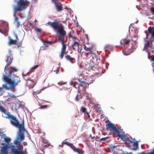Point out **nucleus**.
<instances>
[{"label":"nucleus","mask_w":154,"mask_h":154,"mask_svg":"<svg viewBox=\"0 0 154 154\" xmlns=\"http://www.w3.org/2000/svg\"><path fill=\"white\" fill-rule=\"evenodd\" d=\"M0 111L3 112L4 114V115H2L3 117L6 119H8L10 120L11 123L13 125L19 128V133L16 140H14L13 142L14 144L17 145L18 146L19 144H18L24 139L25 136L23 132L26 131V130L24 128V120H23L21 123L20 124L19 121L16 116L11 114V113L8 111L4 107L0 106Z\"/></svg>","instance_id":"obj_1"},{"label":"nucleus","mask_w":154,"mask_h":154,"mask_svg":"<svg viewBox=\"0 0 154 154\" xmlns=\"http://www.w3.org/2000/svg\"><path fill=\"white\" fill-rule=\"evenodd\" d=\"M17 69L15 67H10L9 72L8 76L4 75L3 77V81L8 84L10 88H14L20 83L21 80L19 76L13 74L14 71L16 72Z\"/></svg>","instance_id":"obj_2"},{"label":"nucleus","mask_w":154,"mask_h":154,"mask_svg":"<svg viewBox=\"0 0 154 154\" xmlns=\"http://www.w3.org/2000/svg\"><path fill=\"white\" fill-rule=\"evenodd\" d=\"M59 21H54L53 22H48L47 24L53 28L57 32L58 41L61 43L65 42L64 39L66 36V32L64 29V27L62 24L59 23Z\"/></svg>","instance_id":"obj_3"},{"label":"nucleus","mask_w":154,"mask_h":154,"mask_svg":"<svg viewBox=\"0 0 154 154\" xmlns=\"http://www.w3.org/2000/svg\"><path fill=\"white\" fill-rule=\"evenodd\" d=\"M2 145L3 146L2 148H1V154H8V149H10L11 153L12 154H25L24 152L22 150L23 148L22 144L18 145L17 148L16 146L12 143L9 145L5 143H2Z\"/></svg>","instance_id":"obj_4"},{"label":"nucleus","mask_w":154,"mask_h":154,"mask_svg":"<svg viewBox=\"0 0 154 154\" xmlns=\"http://www.w3.org/2000/svg\"><path fill=\"white\" fill-rule=\"evenodd\" d=\"M27 1L26 0H18L17 2V6H15L14 8L15 12L17 11H21L25 9Z\"/></svg>","instance_id":"obj_5"},{"label":"nucleus","mask_w":154,"mask_h":154,"mask_svg":"<svg viewBox=\"0 0 154 154\" xmlns=\"http://www.w3.org/2000/svg\"><path fill=\"white\" fill-rule=\"evenodd\" d=\"M84 49L86 51H89V52L84 53V54L85 55L87 59H91V57H92L93 54L94 53V51L96 50L93 46L91 47H87L85 45H84Z\"/></svg>","instance_id":"obj_6"},{"label":"nucleus","mask_w":154,"mask_h":154,"mask_svg":"<svg viewBox=\"0 0 154 154\" xmlns=\"http://www.w3.org/2000/svg\"><path fill=\"white\" fill-rule=\"evenodd\" d=\"M136 141L135 139L134 138L133 140H130L128 143H127L126 146L131 149L134 151L138 149V141Z\"/></svg>","instance_id":"obj_7"},{"label":"nucleus","mask_w":154,"mask_h":154,"mask_svg":"<svg viewBox=\"0 0 154 154\" xmlns=\"http://www.w3.org/2000/svg\"><path fill=\"white\" fill-rule=\"evenodd\" d=\"M106 128L107 130H112L113 134L114 135H116L119 131L114 125L111 122L106 125Z\"/></svg>","instance_id":"obj_8"},{"label":"nucleus","mask_w":154,"mask_h":154,"mask_svg":"<svg viewBox=\"0 0 154 154\" xmlns=\"http://www.w3.org/2000/svg\"><path fill=\"white\" fill-rule=\"evenodd\" d=\"M12 60V56L11 54L9 56H8L7 57V59L6 60V61L7 63V64L5 66L4 69V71L6 73L7 71H9L10 67L9 68L8 67V66L11 63Z\"/></svg>","instance_id":"obj_9"},{"label":"nucleus","mask_w":154,"mask_h":154,"mask_svg":"<svg viewBox=\"0 0 154 154\" xmlns=\"http://www.w3.org/2000/svg\"><path fill=\"white\" fill-rule=\"evenodd\" d=\"M93 54V56L91 57L92 59H90L91 61L95 65H97L99 62L100 61V57L99 56L97 55L94 53Z\"/></svg>","instance_id":"obj_10"},{"label":"nucleus","mask_w":154,"mask_h":154,"mask_svg":"<svg viewBox=\"0 0 154 154\" xmlns=\"http://www.w3.org/2000/svg\"><path fill=\"white\" fill-rule=\"evenodd\" d=\"M116 135L119 137L122 140L125 142V146L127 145L126 143H128L131 140L126 135L121 134V132L119 131Z\"/></svg>","instance_id":"obj_11"},{"label":"nucleus","mask_w":154,"mask_h":154,"mask_svg":"<svg viewBox=\"0 0 154 154\" xmlns=\"http://www.w3.org/2000/svg\"><path fill=\"white\" fill-rule=\"evenodd\" d=\"M52 1L54 4L56 9L58 12H61L63 10L62 5L59 2V0H52Z\"/></svg>","instance_id":"obj_12"},{"label":"nucleus","mask_w":154,"mask_h":154,"mask_svg":"<svg viewBox=\"0 0 154 154\" xmlns=\"http://www.w3.org/2000/svg\"><path fill=\"white\" fill-rule=\"evenodd\" d=\"M62 47L61 48V53L60 55V58L63 59L64 54H67L68 51H66V45L65 44V42L61 43Z\"/></svg>","instance_id":"obj_13"},{"label":"nucleus","mask_w":154,"mask_h":154,"mask_svg":"<svg viewBox=\"0 0 154 154\" xmlns=\"http://www.w3.org/2000/svg\"><path fill=\"white\" fill-rule=\"evenodd\" d=\"M8 24L6 23H3L0 27V32L2 33L6 32L8 31Z\"/></svg>","instance_id":"obj_14"},{"label":"nucleus","mask_w":154,"mask_h":154,"mask_svg":"<svg viewBox=\"0 0 154 154\" xmlns=\"http://www.w3.org/2000/svg\"><path fill=\"white\" fill-rule=\"evenodd\" d=\"M81 80H82V79H78V81L80 82V85L79 87L81 86L83 87V88H85L87 87L89 85L93 83L94 82V80H92L91 82L88 83L82 81H81Z\"/></svg>","instance_id":"obj_15"},{"label":"nucleus","mask_w":154,"mask_h":154,"mask_svg":"<svg viewBox=\"0 0 154 154\" xmlns=\"http://www.w3.org/2000/svg\"><path fill=\"white\" fill-rule=\"evenodd\" d=\"M131 39L127 37L125 38L122 39L120 41V44L122 45H123L124 46H126L127 45H129L130 43Z\"/></svg>","instance_id":"obj_16"},{"label":"nucleus","mask_w":154,"mask_h":154,"mask_svg":"<svg viewBox=\"0 0 154 154\" xmlns=\"http://www.w3.org/2000/svg\"><path fill=\"white\" fill-rule=\"evenodd\" d=\"M81 46L80 44L71 45V47L73 50L74 51H76L77 50L79 53H81L82 51V49Z\"/></svg>","instance_id":"obj_17"},{"label":"nucleus","mask_w":154,"mask_h":154,"mask_svg":"<svg viewBox=\"0 0 154 154\" xmlns=\"http://www.w3.org/2000/svg\"><path fill=\"white\" fill-rule=\"evenodd\" d=\"M69 38H71L72 41L71 45H75L79 44V40L75 36H72L70 35H69Z\"/></svg>","instance_id":"obj_18"},{"label":"nucleus","mask_w":154,"mask_h":154,"mask_svg":"<svg viewBox=\"0 0 154 154\" xmlns=\"http://www.w3.org/2000/svg\"><path fill=\"white\" fill-rule=\"evenodd\" d=\"M4 89L8 90L10 89V87H8L6 84H3L2 87H0V96L2 95L5 92Z\"/></svg>","instance_id":"obj_19"},{"label":"nucleus","mask_w":154,"mask_h":154,"mask_svg":"<svg viewBox=\"0 0 154 154\" xmlns=\"http://www.w3.org/2000/svg\"><path fill=\"white\" fill-rule=\"evenodd\" d=\"M16 40H13L11 38H9L8 45H16L17 43V40H18V38L17 35H16Z\"/></svg>","instance_id":"obj_20"},{"label":"nucleus","mask_w":154,"mask_h":154,"mask_svg":"<svg viewBox=\"0 0 154 154\" xmlns=\"http://www.w3.org/2000/svg\"><path fill=\"white\" fill-rule=\"evenodd\" d=\"M152 42L150 41H147L145 44V45L143 48L144 50L146 51L149 48L152 47Z\"/></svg>","instance_id":"obj_21"},{"label":"nucleus","mask_w":154,"mask_h":154,"mask_svg":"<svg viewBox=\"0 0 154 154\" xmlns=\"http://www.w3.org/2000/svg\"><path fill=\"white\" fill-rule=\"evenodd\" d=\"M65 58L67 60L69 61L72 63H74L75 61V59L74 58L71 57L69 55H66Z\"/></svg>","instance_id":"obj_22"},{"label":"nucleus","mask_w":154,"mask_h":154,"mask_svg":"<svg viewBox=\"0 0 154 154\" xmlns=\"http://www.w3.org/2000/svg\"><path fill=\"white\" fill-rule=\"evenodd\" d=\"M88 99L89 100V105L92 104L95 105L97 103L96 102V100L94 99H92L90 97H88Z\"/></svg>","instance_id":"obj_23"},{"label":"nucleus","mask_w":154,"mask_h":154,"mask_svg":"<svg viewBox=\"0 0 154 154\" xmlns=\"http://www.w3.org/2000/svg\"><path fill=\"white\" fill-rule=\"evenodd\" d=\"M148 31L149 33L151 34V37L154 38V29H152L150 27L148 28Z\"/></svg>","instance_id":"obj_24"},{"label":"nucleus","mask_w":154,"mask_h":154,"mask_svg":"<svg viewBox=\"0 0 154 154\" xmlns=\"http://www.w3.org/2000/svg\"><path fill=\"white\" fill-rule=\"evenodd\" d=\"M74 151L78 152L79 154H83L84 152L82 149H79L76 148Z\"/></svg>","instance_id":"obj_25"},{"label":"nucleus","mask_w":154,"mask_h":154,"mask_svg":"<svg viewBox=\"0 0 154 154\" xmlns=\"http://www.w3.org/2000/svg\"><path fill=\"white\" fill-rule=\"evenodd\" d=\"M94 106H93V108L94 109H95L96 111H98V109H100V105H99L97 103L95 104V105H94Z\"/></svg>","instance_id":"obj_26"},{"label":"nucleus","mask_w":154,"mask_h":154,"mask_svg":"<svg viewBox=\"0 0 154 154\" xmlns=\"http://www.w3.org/2000/svg\"><path fill=\"white\" fill-rule=\"evenodd\" d=\"M14 16L15 17V22L17 23V28L19 27L20 25V23L19 21V19L18 17L16 16L15 14H14Z\"/></svg>","instance_id":"obj_27"},{"label":"nucleus","mask_w":154,"mask_h":154,"mask_svg":"<svg viewBox=\"0 0 154 154\" xmlns=\"http://www.w3.org/2000/svg\"><path fill=\"white\" fill-rule=\"evenodd\" d=\"M119 145L114 146V145H111L110 146V148L112 149V151H113L114 149H115L116 150L118 149L117 147H119Z\"/></svg>","instance_id":"obj_28"},{"label":"nucleus","mask_w":154,"mask_h":154,"mask_svg":"<svg viewBox=\"0 0 154 154\" xmlns=\"http://www.w3.org/2000/svg\"><path fill=\"white\" fill-rule=\"evenodd\" d=\"M89 68L90 70H92L94 71L97 70V68L94 65L90 66Z\"/></svg>","instance_id":"obj_29"},{"label":"nucleus","mask_w":154,"mask_h":154,"mask_svg":"<svg viewBox=\"0 0 154 154\" xmlns=\"http://www.w3.org/2000/svg\"><path fill=\"white\" fill-rule=\"evenodd\" d=\"M5 141L6 143H8L11 141V139L8 137H6L5 138Z\"/></svg>","instance_id":"obj_30"},{"label":"nucleus","mask_w":154,"mask_h":154,"mask_svg":"<svg viewBox=\"0 0 154 154\" xmlns=\"http://www.w3.org/2000/svg\"><path fill=\"white\" fill-rule=\"evenodd\" d=\"M71 147V148L74 151L76 147L74 146V145L72 143H69V145L68 146Z\"/></svg>","instance_id":"obj_31"},{"label":"nucleus","mask_w":154,"mask_h":154,"mask_svg":"<svg viewBox=\"0 0 154 154\" xmlns=\"http://www.w3.org/2000/svg\"><path fill=\"white\" fill-rule=\"evenodd\" d=\"M45 88H42V89H40V90H38L37 91H35L34 92V93L35 94V95H36V94H39L41 91L43 90H44Z\"/></svg>","instance_id":"obj_32"},{"label":"nucleus","mask_w":154,"mask_h":154,"mask_svg":"<svg viewBox=\"0 0 154 154\" xmlns=\"http://www.w3.org/2000/svg\"><path fill=\"white\" fill-rule=\"evenodd\" d=\"M48 107V106L47 105H42L41 106L39 107V109H46Z\"/></svg>","instance_id":"obj_33"},{"label":"nucleus","mask_w":154,"mask_h":154,"mask_svg":"<svg viewBox=\"0 0 154 154\" xmlns=\"http://www.w3.org/2000/svg\"><path fill=\"white\" fill-rule=\"evenodd\" d=\"M42 139V142L44 144H48L49 143V141L46 139H44L43 137H41Z\"/></svg>","instance_id":"obj_34"},{"label":"nucleus","mask_w":154,"mask_h":154,"mask_svg":"<svg viewBox=\"0 0 154 154\" xmlns=\"http://www.w3.org/2000/svg\"><path fill=\"white\" fill-rule=\"evenodd\" d=\"M81 111H82V112L83 113H86V112H87L86 111V109L85 107H82L81 109Z\"/></svg>","instance_id":"obj_35"},{"label":"nucleus","mask_w":154,"mask_h":154,"mask_svg":"<svg viewBox=\"0 0 154 154\" xmlns=\"http://www.w3.org/2000/svg\"><path fill=\"white\" fill-rule=\"evenodd\" d=\"M35 30L37 32H40L41 31V29L39 28H35Z\"/></svg>","instance_id":"obj_36"},{"label":"nucleus","mask_w":154,"mask_h":154,"mask_svg":"<svg viewBox=\"0 0 154 154\" xmlns=\"http://www.w3.org/2000/svg\"><path fill=\"white\" fill-rule=\"evenodd\" d=\"M66 83V82H63L62 81H61L58 83V84L59 85H65Z\"/></svg>","instance_id":"obj_37"},{"label":"nucleus","mask_w":154,"mask_h":154,"mask_svg":"<svg viewBox=\"0 0 154 154\" xmlns=\"http://www.w3.org/2000/svg\"><path fill=\"white\" fill-rule=\"evenodd\" d=\"M66 83V82H63L62 81H61L58 83V84L59 85H65Z\"/></svg>","instance_id":"obj_38"},{"label":"nucleus","mask_w":154,"mask_h":154,"mask_svg":"<svg viewBox=\"0 0 154 154\" xmlns=\"http://www.w3.org/2000/svg\"><path fill=\"white\" fill-rule=\"evenodd\" d=\"M44 42L47 43V44H49L50 45H51L52 44L54 43V42L50 41H45Z\"/></svg>","instance_id":"obj_39"},{"label":"nucleus","mask_w":154,"mask_h":154,"mask_svg":"<svg viewBox=\"0 0 154 154\" xmlns=\"http://www.w3.org/2000/svg\"><path fill=\"white\" fill-rule=\"evenodd\" d=\"M50 144L49 143L47 144L44 145L43 146V148H44V149H45V148H46L49 146H50Z\"/></svg>","instance_id":"obj_40"},{"label":"nucleus","mask_w":154,"mask_h":154,"mask_svg":"<svg viewBox=\"0 0 154 154\" xmlns=\"http://www.w3.org/2000/svg\"><path fill=\"white\" fill-rule=\"evenodd\" d=\"M39 66L38 65H35L33 66L31 69V70H34L36 69Z\"/></svg>","instance_id":"obj_41"},{"label":"nucleus","mask_w":154,"mask_h":154,"mask_svg":"<svg viewBox=\"0 0 154 154\" xmlns=\"http://www.w3.org/2000/svg\"><path fill=\"white\" fill-rule=\"evenodd\" d=\"M108 138V137H103L100 139V141H105L106 140H107Z\"/></svg>","instance_id":"obj_42"},{"label":"nucleus","mask_w":154,"mask_h":154,"mask_svg":"<svg viewBox=\"0 0 154 154\" xmlns=\"http://www.w3.org/2000/svg\"><path fill=\"white\" fill-rule=\"evenodd\" d=\"M150 11L153 14H154V8L153 7L150 8Z\"/></svg>","instance_id":"obj_43"},{"label":"nucleus","mask_w":154,"mask_h":154,"mask_svg":"<svg viewBox=\"0 0 154 154\" xmlns=\"http://www.w3.org/2000/svg\"><path fill=\"white\" fill-rule=\"evenodd\" d=\"M122 154H133V153L131 152H129L126 151H123Z\"/></svg>","instance_id":"obj_44"},{"label":"nucleus","mask_w":154,"mask_h":154,"mask_svg":"<svg viewBox=\"0 0 154 154\" xmlns=\"http://www.w3.org/2000/svg\"><path fill=\"white\" fill-rule=\"evenodd\" d=\"M78 84L77 82H74L72 86H73V87H74V88H76V85H78Z\"/></svg>","instance_id":"obj_45"},{"label":"nucleus","mask_w":154,"mask_h":154,"mask_svg":"<svg viewBox=\"0 0 154 154\" xmlns=\"http://www.w3.org/2000/svg\"><path fill=\"white\" fill-rule=\"evenodd\" d=\"M62 143H63V144H65L67 146H68L69 144V143H69V142H62Z\"/></svg>","instance_id":"obj_46"},{"label":"nucleus","mask_w":154,"mask_h":154,"mask_svg":"<svg viewBox=\"0 0 154 154\" xmlns=\"http://www.w3.org/2000/svg\"><path fill=\"white\" fill-rule=\"evenodd\" d=\"M146 154H154V149H152V152H148L146 153Z\"/></svg>","instance_id":"obj_47"},{"label":"nucleus","mask_w":154,"mask_h":154,"mask_svg":"<svg viewBox=\"0 0 154 154\" xmlns=\"http://www.w3.org/2000/svg\"><path fill=\"white\" fill-rule=\"evenodd\" d=\"M137 154H146L144 152H141L140 153H138Z\"/></svg>","instance_id":"obj_48"},{"label":"nucleus","mask_w":154,"mask_h":154,"mask_svg":"<svg viewBox=\"0 0 154 154\" xmlns=\"http://www.w3.org/2000/svg\"><path fill=\"white\" fill-rule=\"evenodd\" d=\"M24 146H26L27 145V143L26 142H24L23 143Z\"/></svg>","instance_id":"obj_49"},{"label":"nucleus","mask_w":154,"mask_h":154,"mask_svg":"<svg viewBox=\"0 0 154 154\" xmlns=\"http://www.w3.org/2000/svg\"><path fill=\"white\" fill-rule=\"evenodd\" d=\"M70 84L71 85H73L74 83L72 81H71L70 82Z\"/></svg>","instance_id":"obj_50"},{"label":"nucleus","mask_w":154,"mask_h":154,"mask_svg":"<svg viewBox=\"0 0 154 154\" xmlns=\"http://www.w3.org/2000/svg\"><path fill=\"white\" fill-rule=\"evenodd\" d=\"M85 36H86V38L88 40V35H85Z\"/></svg>","instance_id":"obj_51"},{"label":"nucleus","mask_w":154,"mask_h":154,"mask_svg":"<svg viewBox=\"0 0 154 154\" xmlns=\"http://www.w3.org/2000/svg\"><path fill=\"white\" fill-rule=\"evenodd\" d=\"M86 113L87 114L89 118L90 117V116L89 115V113L88 112H86Z\"/></svg>","instance_id":"obj_52"},{"label":"nucleus","mask_w":154,"mask_h":154,"mask_svg":"<svg viewBox=\"0 0 154 154\" xmlns=\"http://www.w3.org/2000/svg\"><path fill=\"white\" fill-rule=\"evenodd\" d=\"M59 71V70L58 69H56V73H58Z\"/></svg>","instance_id":"obj_53"},{"label":"nucleus","mask_w":154,"mask_h":154,"mask_svg":"<svg viewBox=\"0 0 154 154\" xmlns=\"http://www.w3.org/2000/svg\"><path fill=\"white\" fill-rule=\"evenodd\" d=\"M63 143H62V144L60 145L59 146L61 147H63Z\"/></svg>","instance_id":"obj_54"},{"label":"nucleus","mask_w":154,"mask_h":154,"mask_svg":"<svg viewBox=\"0 0 154 154\" xmlns=\"http://www.w3.org/2000/svg\"><path fill=\"white\" fill-rule=\"evenodd\" d=\"M151 60L152 61H154V57H152Z\"/></svg>","instance_id":"obj_55"},{"label":"nucleus","mask_w":154,"mask_h":154,"mask_svg":"<svg viewBox=\"0 0 154 154\" xmlns=\"http://www.w3.org/2000/svg\"><path fill=\"white\" fill-rule=\"evenodd\" d=\"M37 20L36 19V20H35V21H34V22H37Z\"/></svg>","instance_id":"obj_56"},{"label":"nucleus","mask_w":154,"mask_h":154,"mask_svg":"<svg viewBox=\"0 0 154 154\" xmlns=\"http://www.w3.org/2000/svg\"><path fill=\"white\" fill-rule=\"evenodd\" d=\"M45 46H46V47H48V45H45Z\"/></svg>","instance_id":"obj_57"},{"label":"nucleus","mask_w":154,"mask_h":154,"mask_svg":"<svg viewBox=\"0 0 154 154\" xmlns=\"http://www.w3.org/2000/svg\"><path fill=\"white\" fill-rule=\"evenodd\" d=\"M77 97H76V100L77 99Z\"/></svg>","instance_id":"obj_58"},{"label":"nucleus","mask_w":154,"mask_h":154,"mask_svg":"<svg viewBox=\"0 0 154 154\" xmlns=\"http://www.w3.org/2000/svg\"><path fill=\"white\" fill-rule=\"evenodd\" d=\"M12 96L14 97V96H14V95H13Z\"/></svg>","instance_id":"obj_59"},{"label":"nucleus","mask_w":154,"mask_h":154,"mask_svg":"<svg viewBox=\"0 0 154 154\" xmlns=\"http://www.w3.org/2000/svg\"><path fill=\"white\" fill-rule=\"evenodd\" d=\"M76 96V97L78 96V95H77Z\"/></svg>","instance_id":"obj_60"},{"label":"nucleus","mask_w":154,"mask_h":154,"mask_svg":"<svg viewBox=\"0 0 154 154\" xmlns=\"http://www.w3.org/2000/svg\"><path fill=\"white\" fill-rule=\"evenodd\" d=\"M45 102H48V101H45Z\"/></svg>","instance_id":"obj_61"},{"label":"nucleus","mask_w":154,"mask_h":154,"mask_svg":"<svg viewBox=\"0 0 154 154\" xmlns=\"http://www.w3.org/2000/svg\"><path fill=\"white\" fill-rule=\"evenodd\" d=\"M65 9H67V8H66H66H65Z\"/></svg>","instance_id":"obj_62"},{"label":"nucleus","mask_w":154,"mask_h":154,"mask_svg":"<svg viewBox=\"0 0 154 154\" xmlns=\"http://www.w3.org/2000/svg\"><path fill=\"white\" fill-rule=\"evenodd\" d=\"M137 1H139V0H137Z\"/></svg>","instance_id":"obj_63"},{"label":"nucleus","mask_w":154,"mask_h":154,"mask_svg":"<svg viewBox=\"0 0 154 154\" xmlns=\"http://www.w3.org/2000/svg\"><path fill=\"white\" fill-rule=\"evenodd\" d=\"M153 69L154 70V67H153Z\"/></svg>","instance_id":"obj_64"}]
</instances>
